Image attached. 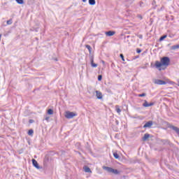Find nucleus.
Returning <instances> with one entry per match:
<instances>
[{
	"label": "nucleus",
	"instance_id": "obj_1",
	"mask_svg": "<svg viewBox=\"0 0 179 179\" xmlns=\"http://www.w3.org/2000/svg\"><path fill=\"white\" fill-rule=\"evenodd\" d=\"M170 64V58L169 57H164L161 59V62L159 61L155 62V67L157 69H159V71H162V66H169Z\"/></svg>",
	"mask_w": 179,
	"mask_h": 179
},
{
	"label": "nucleus",
	"instance_id": "obj_2",
	"mask_svg": "<svg viewBox=\"0 0 179 179\" xmlns=\"http://www.w3.org/2000/svg\"><path fill=\"white\" fill-rule=\"evenodd\" d=\"M102 169L105 170V171H107V173H112V174H115V175L120 174V171L118 170L114 169L111 167L103 166H102Z\"/></svg>",
	"mask_w": 179,
	"mask_h": 179
},
{
	"label": "nucleus",
	"instance_id": "obj_3",
	"mask_svg": "<svg viewBox=\"0 0 179 179\" xmlns=\"http://www.w3.org/2000/svg\"><path fill=\"white\" fill-rule=\"evenodd\" d=\"M78 114L75 112H71V111H66L65 112V118H67V120H71L73 118V117H76Z\"/></svg>",
	"mask_w": 179,
	"mask_h": 179
},
{
	"label": "nucleus",
	"instance_id": "obj_4",
	"mask_svg": "<svg viewBox=\"0 0 179 179\" xmlns=\"http://www.w3.org/2000/svg\"><path fill=\"white\" fill-rule=\"evenodd\" d=\"M90 59L91 62V66H92V68H97V64L94 63V56L90 55Z\"/></svg>",
	"mask_w": 179,
	"mask_h": 179
},
{
	"label": "nucleus",
	"instance_id": "obj_5",
	"mask_svg": "<svg viewBox=\"0 0 179 179\" xmlns=\"http://www.w3.org/2000/svg\"><path fill=\"white\" fill-rule=\"evenodd\" d=\"M32 164L34 166V167H36V169H37L38 170H40V169H42L39 165H38V162H37V161L34 159H32Z\"/></svg>",
	"mask_w": 179,
	"mask_h": 179
},
{
	"label": "nucleus",
	"instance_id": "obj_6",
	"mask_svg": "<svg viewBox=\"0 0 179 179\" xmlns=\"http://www.w3.org/2000/svg\"><path fill=\"white\" fill-rule=\"evenodd\" d=\"M154 83H155V85H166L167 83L163 80H155L154 81Z\"/></svg>",
	"mask_w": 179,
	"mask_h": 179
},
{
	"label": "nucleus",
	"instance_id": "obj_7",
	"mask_svg": "<svg viewBox=\"0 0 179 179\" xmlns=\"http://www.w3.org/2000/svg\"><path fill=\"white\" fill-rule=\"evenodd\" d=\"M95 93H96V99H98L99 100H101V99H103V94L101 93V92L96 91Z\"/></svg>",
	"mask_w": 179,
	"mask_h": 179
},
{
	"label": "nucleus",
	"instance_id": "obj_8",
	"mask_svg": "<svg viewBox=\"0 0 179 179\" xmlns=\"http://www.w3.org/2000/svg\"><path fill=\"white\" fill-rule=\"evenodd\" d=\"M152 125H153V122L148 121L145 124V125L143 126V128H151Z\"/></svg>",
	"mask_w": 179,
	"mask_h": 179
},
{
	"label": "nucleus",
	"instance_id": "obj_9",
	"mask_svg": "<svg viewBox=\"0 0 179 179\" xmlns=\"http://www.w3.org/2000/svg\"><path fill=\"white\" fill-rule=\"evenodd\" d=\"M105 34L108 36V37H111L112 36H114V34H115V31H106L105 32Z\"/></svg>",
	"mask_w": 179,
	"mask_h": 179
},
{
	"label": "nucleus",
	"instance_id": "obj_10",
	"mask_svg": "<svg viewBox=\"0 0 179 179\" xmlns=\"http://www.w3.org/2000/svg\"><path fill=\"white\" fill-rule=\"evenodd\" d=\"M149 138H150V134H144V136L142 138V141H143V142H146V141H148V139H149Z\"/></svg>",
	"mask_w": 179,
	"mask_h": 179
},
{
	"label": "nucleus",
	"instance_id": "obj_11",
	"mask_svg": "<svg viewBox=\"0 0 179 179\" xmlns=\"http://www.w3.org/2000/svg\"><path fill=\"white\" fill-rule=\"evenodd\" d=\"M179 48V45H175L171 47V50H178Z\"/></svg>",
	"mask_w": 179,
	"mask_h": 179
},
{
	"label": "nucleus",
	"instance_id": "obj_12",
	"mask_svg": "<svg viewBox=\"0 0 179 179\" xmlns=\"http://www.w3.org/2000/svg\"><path fill=\"white\" fill-rule=\"evenodd\" d=\"M85 47L86 48H87L90 54H92V46H90V45H86Z\"/></svg>",
	"mask_w": 179,
	"mask_h": 179
},
{
	"label": "nucleus",
	"instance_id": "obj_13",
	"mask_svg": "<svg viewBox=\"0 0 179 179\" xmlns=\"http://www.w3.org/2000/svg\"><path fill=\"white\" fill-rule=\"evenodd\" d=\"M85 173H92V170L90 169V168L85 166Z\"/></svg>",
	"mask_w": 179,
	"mask_h": 179
},
{
	"label": "nucleus",
	"instance_id": "obj_14",
	"mask_svg": "<svg viewBox=\"0 0 179 179\" xmlns=\"http://www.w3.org/2000/svg\"><path fill=\"white\" fill-rule=\"evenodd\" d=\"M89 4L90 5H96V0H89Z\"/></svg>",
	"mask_w": 179,
	"mask_h": 179
},
{
	"label": "nucleus",
	"instance_id": "obj_15",
	"mask_svg": "<svg viewBox=\"0 0 179 179\" xmlns=\"http://www.w3.org/2000/svg\"><path fill=\"white\" fill-rule=\"evenodd\" d=\"M115 108H116V111L118 114H120L121 113V109L120 108V106H115Z\"/></svg>",
	"mask_w": 179,
	"mask_h": 179
},
{
	"label": "nucleus",
	"instance_id": "obj_16",
	"mask_svg": "<svg viewBox=\"0 0 179 179\" xmlns=\"http://www.w3.org/2000/svg\"><path fill=\"white\" fill-rule=\"evenodd\" d=\"M143 107H149V103H148V101L145 100L144 103H143Z\"/></svg>",
	"mask_w": 179,
	"mask_h": 179
},
{
	"label": "nucleus",
	"instance_id": "obj_17",
	"mask_svg": "<svg viewBox=\"0 0 179 179\" xmlns=\"http://www.w3.org/2000/svg\"><path fill=\"white\" fill-rule=\"evenodd\" d=\"M164 38H167V35H164L159 38V41H163Z\"/></svg>",
	"mask_w": 179,
	"mask_h": 179
},
{
	"label": "nucleus",
	"instance_id": "obj_18",
	"mask_svg": "<svg viewBox=\"0 0 179 179\" xmlns=\"http://www.w3.org/2000/svg\"><path fill=\"white\" fill-rule=\"evenodd\" d=\"M48 114H49V115H52V114H54V110H52V109H49L48 110Z\"/></svg>",
	"mask_w": 179,
	"mask_h": 179
},
{
	"label": "nucleus",
	"instance_id": "obj_19",
	"mask_svg": "<svg viewBox=\"0 0 179 179\" xmlns=\"http://www.w3.org/2000/svg\"><path fill=\"white\" fill-rule=\"evenodd\" d=\"M17 3H19V5H23L24 3L23 0H16Z\"/></svg>",
	"mask_w": 179,
	"mask_h": 179
},
{
	"label": "nucleus",
	"instance_id": "obj_20",
	"mask_svg": "<svg viewBox=\"0 0 179 179\" xmlns=\"http://www.w3.org/2000/svg\"><path fill=\"white\" fill-rule=\"evenodd\" d=\"M33 134H34V131H33V129H29L28 131V135L31 136Z\"/></svg>",
	"mask_w": 179,
	"mask_h": 179
},
{
	"label": "nucleus",
	"instance_id": "obj_21",
	"mask_svg": "<svg viewBox=\"0 0 179 179\" xmlns=\"http://www.w3.org/2000/svg\"><path fill=\"white\" fill-rule=\"evenodd\" d=\"M113 156H114L115 159H120V155H118V153H117V152H114Z\"/></svg>",
	"mask_w": 179,
	"mask_h": 179
},
{
	"label": "nucleus",
	"instance_id": "obj_22",
	"mask_svg": "<svg viewBox=\"0 0 179 179\" xmlns=\"http://www.w3.org/2000/svg\"><path fill=\"white\" fill-rule=\"evenodd\" d=\"M138 96V97H145L146 96V93L140 94Z\"/></svg>",
	"mask_w": 179,
	"mask_h": 179
},
{
	"label": "nucleus",
	"instance_id": "obj_23",
	"mask_svg": "<svg viewBox=\"0 0 179 179\" xmlns=\"http://www.w3.org/2000/svg\"><path fill=\"white\" fill-rule=\"evenodd\" d=\"M136 52H137V54H141V52H142V50L137 48Z\"/></svg>",
	"mask_w": 179,
	"mask_h": 179
},
{
	"label": "nucleus",
	"instance_id": "obj_24",
	"mask_svg": "<svg viewBox=\"0 0 179 179\" xmlns=\"http://www.w3.org/2000/svg\"><path fill=\"white\" fill-rule=\"evenodd\" d=\"M103 79V76H101V75H99V76H98V80H101Z\"/></svg>",
	"mask_w": 179,
	"mask_h": 179
},
{
	"label": "nucleus",
	"instance_id": "obj_25",
	"mask_svg": "<svg viewBox=\"0 0 179 179\" xmlns=\"http://www.w3.org/2000/svg\"><path fill=\"white\" fill-rule=\"evenodd\" d=\"M152 106H155V103L151 102V103H148V107H152Z\"/></svg>",
	"mask_w": 179,
	"mask_h": 179
},
{
	"label": "nucleus",
	"instance_id": "obj_26",
	"mask_svg": "<svg viewBox=\"0 0 179 179\" xmlns=\"http://www.w3.org/2000/svg\"><path fill=\"white\" fill-rule=\"evenodd\" d=\"M120 58L122 59V61H125V59H124V55L120 54Z\"/></svg>",
	"mask_w": 179,
	"mask_h": 179
},
{
	"label": "nucleus",
	"instance_id": "obj_27",
	"mask_svg": "<svg viewBox=\"0 0 179 179\" xmlns=\"http://www.w3.org/2000/svg\"><path fill=\"white\" fill-rule=\"evenodd\" d=\"M7 24H12V20H9L7 21Z\"/></svg>",
	"mask_w": 179,
	"mask_h": 179
},
{
	"label": "nucleus",
	"instance_id": "obj_28",
	"mask_svg": "<svg viewBox=\"0 0 179 179\" xmlns=\"http://www.w3.org/2000/svg\"><path fill=\"white\" fill-rule=\"evenodd\" d=\"M140 6L141 8L143 7V1H140Z\"/></svg>",
	"mask_w": 179,
	"mask_h": 179
},
{
	"label": "nucleus",
	"instance_id": "obj_29",
	"mask_svg": "<svg viewBox=\"0 0 179 179\" xmlns=\"http://www.w3.org/2000/svg\"><path fill=\"white\" fill-rule=\"evenodd\" d=\"M138 38H141V39L143 38V36L142 35H138Z\"/></svg>",
	"mask_w": 179,
	"mask_h": 179
},
{
	"label": "nucleus",
	"instance_id": "obj_30",
	"mask_svg": "<svg viewBox=\"0 0 179 179\" xmlns=\"http://www.w3.org/2000/svg\"><path fill=\"white\" fill-rule=\"evenodd\" d=\"M45 120L46 121H49V120H50V117H46L45 118Z\"/></svg>",
	"mask_w": 179,
	"mask_h": 179
},
{
	"label": "nucleus",
	"instance_id": "obj_31",
	"mask_svg": "<svg viewBox=\"0 0 179 179\" xmlns=\"http://www.w3.org/2000/svg\"><path fill=\"white\" fill-rule=\"evenodd\" d=\"M76 145V146H80V143H77Z\"/></svg>",
	"mask_w": 179,
	"mask_h": 179
},
{
	"label": "nucleus",
	"instance_id": "obj_32",
	"mask_svg": "<svg viewBox=\"0 0 179 179\" xmlns=\"http://www.w3.org/2000/svg\"><path fill=\"white\" fill-rule=\"evenodd\" d=\"M102 64L104 65V64H106V62L104 61H101Z\"/></svg>",
	"mask_w": 179,
	"mask_h": 179
},
{
	"label": "nucleus",
	"instance_id": "obj_33",
	"mask_svg": "<svg viewBox=\"0 0 179 179\" xmlns=\"http://www.w3.org/2000/svg\"><path fill=\"white\" fill-rule=\"evenodd\" d=\"M116 124L118 125V120H116Z\"/></svg>",
	"mask_w": 179,
	"mask_h": 179
},
{
	"label": "nucleus",
	"instance_id": "obj_34",
	"mask_svg": "<svg viewBox=\"0 0 179 179\" xmlns=\"http://www.w3.org/2000/svg\"><path fill=\"white\" fill-rule=\"evenodd\" d=\"M83 2H86L87 0H82Z\"/></svg>",
	"mask_w": 179,
	"mask_h": 179
},
{
	"label": "nucleus",
	"instance_id": "obj_35",
	"mask_svg": "<svg viewBox=\"0 0 179 179\" xmlns=\"http://www.w3.org/2000/svg\"><path fill=\"white\" fill-rule=\"evenodd\" d=\"M153 3H156V1H155V0H154V1H153Z\"/></svg>",
	"mask_w": 179,
	"mask_h": 179
},
{
	"label": "nucleus",
	"instance_id": "obj_36",
	"mask_svg": "<svg viewBox=\"0 0 179 179\" xmlns=\"http://www.w3.org/2000/svg\"><path fill=\"white\" fill-rule=\"evenodd\" d=\"M29 121H30V122H32L33 120H30Z\"/></svg>",
	"mask_w": 179,
	"mask_h": 179
},
{
	"label": "nucleus",
	"instance_id": "obj_37",
	"mask_svg": "<svg viewBox=\"0 0 179 179\" xmlns=\"http://www.w3.org/2000/svg\"><path fill=\"white\" fill-rule=\"evenodd\" d=\"M55 61H58V59H55Z\"/></svg>",
	"mask_w": 179,
	"mask_h": 179
},
{
	"label": "nucleus",
	"instance_id": "obj_38",
	"mask_svg": "<svg viewBox=\"0 0 179 179\" xmlns=\"http://www.w3.org/2000/svg\"><path fill=\"white\" fill-rule=\"evenodd\" d=\"M131 2H132V0H131Z\"/></svg>",
	"mask_w": 179,
	"mask_h": 179
}]
</instances>
